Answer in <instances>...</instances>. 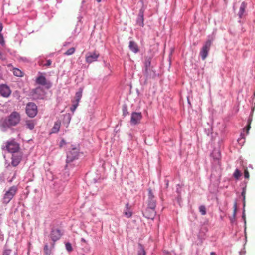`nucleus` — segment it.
<instances>
[{
	"label": "nucleus",
	"mask_w": 255,
	"mask_h": 255,
	"mask_svg": "<svg viewBox=\"0 0 255 255\" xmlns=\"http://www.w3.org/2000/svg\"><path fill=\"white\" fill-rule=\"evenodd\" d=\"M210 255H216V253L214 252H210Z\"/></svg>",
	"instance_id": "a19ab883"
},
{
	"label": "nucleus",
	"mask_w": 255,
	"mask_h": 255,
	"mask_svg": "<svg viewBox=\"0 0 255 255\" xmlns=\"http://www.w3.org/2000/svg\"><path fill=\"white\" fill-rule=\"evenodd\" d=\"M237 210V203H235L234 204V213L235 214Z\"/></svg>",
	"instance_id": "4c0bfd02"
},
{
	"label": "nucleus",
	"mask_w": 255,
	"mask_h": 255,
	"mask_svg": "<svg viewBox=\"0 0 255 255\" xmlns=\"http://www.w3.org/2000/svg\"><path fill=\"white\" fill-rule=\"evenodd\" d=\"M65 247L67 251L71 252L72 251V247L71 244L69 242H67L65 244Z\"/></svg>",
	"instance_id": "cd10ccee"
},
{
	"label": "nucleus",
	"mask_w": 255,
	"mask_h": 255,
	"mask_svg": "<svg viewBox=\"0 0 255 255\" xmlns=\"http://www.w3.org/2000/svg\"><path fill=\"white\" fill-rule=\"evenodd\" d=\"M124 215L127 218H130L132 215V212L131 209V206H129V203H127L126 204L125 209L124 212Z\"/></svg>",
	"instance_id": "2eb2a0df"
},
{
	"label": "nucleus",
	"mask_w": 255,
	"mask_h": 255,
	"mask_svg": "<svg viewBox=\"0 0 255 255\" xmlns=\"http://www.w3.org/2000/svg\"><path fill=\"white\" fill-rule=\"evenodd\" d=\"M244 177L246 179H249L250 178V174L248 170L247 169H245L244 171Z\"/></svg>",
	"instance_id": "c756f323"
},
{
	"label": "nucleus",
	"mask_w": 255,
	"mask_h": 255,
	"mask_svg": "<svg viewBox=\"0 0 255 255\" xmlns=\"http://www.w3.org/2000/svg\"><path fill=\"white\" fill-rule=\"evenodd\" d=\"M6 149L9 152L15 153L19 149V145L15 141L12 140L7 142Z\"/></svg>",
	"instance_id": "9d476101"
},
{
	"label": "nucleus",
	"mask_w": 255,
	"mask_h": 255,
	"mask_svg": "<svg viewBox=\"0 0 255 255\" xmlns=\"http://www.w3.org/2000/svg\"><path fill=\"white\" fill-rule=\"evenodd\" d=\"M151 59H148L145 63L146 72L147 75L152 76L155 74V72L153 70V67L150 66Z\"/></svg>",
	"instance_id": "4468645a"
},
{
	"label": "nucleus",
	"mask_w": 255,
	"mask_h": 255,
	"mask_svg": "<svg viewBox=\"0 0 255 255\" xmlns=\"http://www.w3.org/2000/svg\"><path fill=\"white\" fill-rule=\"evenodd\" d=\"M44 253L47 255H50L51 253V249L48 248L47 244L45 245L44 248Z\"/></svg>",
	"instance_id": "b1692460"
},
{
	"label": "nucleus",
	"mask_w": 255,
	"mask_h": 255,
	"mask_svg": "<svg viewBox=\"0 0 255 255\" xmlns=\"http://www.w3.org/2000/svg\"><path fill=\"white\" fill-rule=\"evenodd\" d=\"M139 245L141 246V248L140 251L138 252V255H143V248L140 243L139 244Z\"/></svg>",
	"instance_id": "473e14b6"
},
{
	"label": "nucleus",
	"mask_w": 255,
	"mask_h": 255,
	"mask_svg": "<svg viewBox=\"0 0 255 255\" xmlns=\"http://www.w3.org/2000/svg\"><path fill=\"white\" fill-rule=\"evenodd\" d=\"M68 119H69V122L70 121V119H71V118L69 116H68Z\"/></svg>",
	"instance_id": "a18cd8bd"
},
{
	"label": "nucleus",
	"mask_w": 255,
	"mask_h": 255,
	"mask_svg": "<svg viewBox=\"0 0 255 255\" xmlns=\"http://www.w3.org/2000/svg\"><path fill=\"white\" fill-rule=\"evenodd\" d=\"M36 82L38 84L45 86L47 89L50 88L52 86L51 83L47 81L45 77L41 74L36 78Z\"/></svg>",
	"instance_id": "6e6552de"
},
{
	"label": "nucleus",
	"mask_w": 255,
	"mask_h": 255,
	"mask_svg": "<svg viewBox=\"0 0 255 255\" xmlns=\"http://www.w3.org/2000/svg\"><path fill=\"white\" fill-rule=\"evenodd\" d=\"M51 64V62L50 60H48L46 61V63L45 64V65L46 66H49Z\"/></svg>",
	"instance_id": "ea45409f"
},
{
	"label": "nucleus",
	"mask_w": 255,
	"mask_h": 255,
	"mask_svg": "<svg viewBox=\"0 0 255 255\" xmlns=\"http://www.w3.org/2000/svg\"><path fill=\"white\" fill-rule=\"evenodd\" d=\"M246 8V4L245 2H242L239 11L240 16L242 15L245 12V8Z\"/></svg>",
	"instance_id": "5701e85b"
},
{
	"label": "nucleus",
	"mask_w": 255,
	"mask_h": 255,
	"mask_svg": "<svg viewBox=\"0 0 255 255\" xmlns=\"http://www.w3.org/2000/svg\"><path fill=\"white\" fill-rule=\"evenodd\" d=\"M83 88H80L78 91L76 93L75 96V100L77 101H80L82 96Z\"/></svg>",
	"instance_id": "a211bd4d"
},
{
	"label": "nucleus",
	"mask_w": 255,
	"mask_h": 255,
	"mask_svg": "<svg viewBox=\"0 0 255 255\" xmlns=\"http://www.w3.org/2000/svg\"><path fill=\"white\" fill-rule=\"evenodd\" d=\"M0 59L2 60H5L6 59L5 56L0 51Z\"/></svg>",
	"instance_id": "72a5a7b5"
},
{
	"label": "nucleus",
	"mask_w": 255,
	"mask_h": 255,
	"mask_svg": "<svg viewBox=\"0 0 255 255\" xmlns=\"http://www.w3.org/2000/svg\"><path fill=\"white\" fill-rule=\"evenodd\" d=\"M17 188L15 186L11 187L8 191H7L4 194L3 197V202L8 203L12 199L14 195L16 194Z\"/></svg>",
	"instance_id": "0eeeda50"
},
{
	"label": "nucleus",
	"mask_w": 255,
	"mask_h": 255,
	"mask_svg": "<svg viewBox=\"0 0 255 255\" xmlns=\"http://www.w3.org/2000/svg\"><path fill=\"white\" fill-rule=\"evenodd\" d=\"M153 189L149 188L148 189V198L149 201L148 203V207L150 209V215H146V218L148 219H153L155 217V201L154 200L155 197L152 192Z\"/></svg>",
	"instance_id": "f03ea898"
},
{
	"label": "nucleus",
	"mask_w": 255,
	"mask_h": 255,
	"mask_svg": "<svg viewBox=\"0 0 255 255\" xmlns=\"http://www.w3.org/2000/svg\"><path fill=\"white\" fill-rule=\"evenodd\" d=\"M104 66L106 67H107L108 69H110V65L109 63H107L105 61H104Z\"/></svg>",
	"instance_id": "f704fd0d"
},
{
	"label": "nucleus",
	"mask_w": 255,
	"mask_h": 255,
	"mask_svg": "<svg viewBox=\"0 0 255 255\" xmlns=\"http://www.w3.org/2000/svg\"><path fill=\"white\" fill-rule=\"evenodd\" d=\"M79 153V150L75 147L69 149L67 154V163H70L77 159Z\"/></svg>",
	"instance_id": "7ed1b4c3"
},
{
	"label": "nucleus",
	"mask_w": 255,
	"mask_h": 255,
	"mask_svg": "<svg viewBox=\"0 0 255 255\" xmlns=\"http://www.w3.org/2000/svg\"><path fill=\"white\" fill-rule=\"evenodd\" d=\"M79 101L74 100L72 101V105H75L76 107H77L79 105Z\"/></svg>",
	"instance_id": "c9c22d12"
},
{
	"label": "nucleus",
	"mask_w": 255,
	"mask_h": 255,
	"mask_svg": "<svg viewBox=\"0 0 255 255\" xmlns=\"http://www.w3.org/2000/svg\"><path fill=\"white\" fill-rule=\"evenodd\" d=\"M129 47L130 49L134 53H137L138 51L137 45L133 41H130Z\"/></svg>",
	"instance_id": "6ab92c4d"
},
{
	"label": "nucleus",
	"mask_w": 255,
	"mask_h": 255,
	"mask_svg": "<svg viewBox=\"0 0 255 255\" xmlns=\"http://www.w3.org/2000/svg\"><path fill=\"white\" fill-rule=\"evenodd\" d=\"M142 117L141 113L133 112L131 114L130 122L132 125L138 124L141 120Z\"/></svg>",
	"instance_id": "ddd939ff"
},
{
	"label": "nucleus",
	"mask_w": 255,
	"mask_h": 255,
	"mask_svg": "<svg viewBox=\"0 0 255 255\" xmlns=\"http://www.w3.org/2000/svg\"><path fill=\"white\" fill-rule=\"evenodd\" d=\"M61 236L60 231L57 229H53L51 232L50 236L53 242L51 244L52 248H54V243L59 240Z\"/></svg>",
	"instance_id": "1a4fd4ad"
},
{
	"label": "nucleus",
	"mask_w": 255,
	"mask_h": 255,
	"mask_svg": "<svg viewBox=\"0 0 255 255\" xmlns=\"http://www.w3.org/2000/svg\"><path fill=\"white\" fill-rule=\"evenodd\" d=\"M13 74L16 76H17V77L22 76V71L18 68H13Z\"/></svg>",
	"instance_id": "4be33fe9"
},
{
	"label": "nucleus",
	"mask_w": 255,
	"mask_h": 255,
	"mask_svg": "<svg viewBox=\"0 0 255 255\" xmlns=\"http://www.w3.org/2000/svg\"><path fill=\"white\" fill-rule=\"evenodd\" d=\"M241 172L238 169H235L233 177L236 179L239 180L240 177L242 176Z\"/></svg>",
	"instance_id": "412c9836"
},
{
	"label": "nucleus",
	"mask_w": 255,
	"mask_h": 255,
	"mask_svg": "<svg viewBox=\"0 0 255 255\" xmlns=\"http://www.w3.org/2000/svg\"><path fill=\"white\" fill-rule=\"evenodd\" d=\"M20 121V114L18 112L14 111L8 117L7 119L3 121L1 125H0L1 130L2 131H5L10 126L18 124Z\"/></svg>",
	"instance_id": "f257e3e1"
},
{
	"label": "nucleus",
	"mask_w": 255,
	"mask_h": 255,
	"mask_svg": "<svg viewBox=\"0 0 255 255\" xmlns=\"http://www.w3.org/2000/svg\"><path fill=\"white\" fill-rule=\"evenodd\" d=\"M76 108L77 107L75 105H72L71 107L70 108V110L73 113H74Z\"/></svg>",
	"instance_id": "e433bc0d"
},
{
	"label": "nucleus",
	"mask_w": 255,
	"mask_h": 255,
	"mask_svg": "<svg viewBox=\"0 0 255 255\" xmlns=\"http://www.w3.org/2000/svg\"><path fill=\"white\" fill-rule=\"evenodd\" d=\"M75 51V49L74 47L69 49L65 53V55L69 56L73 54Z\"/></svg>",
	"instance_id": "a878e982"
},
{
	"label": "nucleus",
	"mask_w": 255,
	"mask_h": 255,
	"mask_svg": "<svg viewBox=\"0 0 255 255\" xmlns=\"http://www.w3.org/2000/svg\"><path fill=\"white\" fill-rule=\"evenodd\" d=\"M199 211L201 215H205L206 214V209L205 206L201 205L199 207Z\"/></svg>",
	"instance_id": "bb28decb"
},
{
	"label": "nucleus",
	"mask_w": 255,
	"mask_h": 255,
	"mask_svg": "<svg viewBox=\"0 0 255 255\" xmlns=\"http://www.w3.org/2000/svg\"><path fill=\"white\" fill-rule=\"evenodd\" d=\"M139 17L140 18L137 21L140 25L143 26V13L141 11L139 13Z\"/></svg>",
	"instance_id": "393cba45"
},
{
	"label": "nucleus",
	"mask_w": 255,
	"mask_h": 255,
	"mask_svg": "<svg viewBox=\"0 0 255 255\" xmlns=\"http://www.w3.org/2000/svg\"><path fill=\"white\" fill-rule=\"evenodd\" d=\"M97 0V1L98 2H100L101 1V0Z\"/></svg>",
	"instance_id": "49530a36"
},
{
	"label": "nucleus",
	"mask_w": 255,
	"mask_h": 255,
	"mask_svg": "<svg viewBox=\"0 0 255 255\" xmlns=\"http://www.w3.org/2000/svg\"><path fill=\"white\" fill-rule=\"evenodd\" d=\"M122 110L124 116H126L128 114V109L126 106L123 107Z\"/></svg>",
	"instance_id": "7c9ffc66"
},
{
	"label": "nucleus",
	"mask_w": 255,
	"mask_h": 255,
	"mask_svg": "<svg viewBox=\"0 0 255 255\" xmlns=\"http://www.w3.org/2000/svg\"><path fill=\"white\" fill-rule=\"evenodd\" d=\"M0 94L4 97H8L11 94V90L9 87L6 85H0Z\"/></svg>",
	"instance_id": "f8f14e48"
},
{
	"label": "nucleus",
	"mask_w": 255,
	"mask_h": 255,
	"mask_svg": "<svg viewBox=\"0 0 255 255\" xmlns=\"http://www.w3.org/2000/svg\"><path fill=\"white\" fill-rule=\"evenodd\" d=\"M68 43L67 42H65L64 44V46H65L67 45Z\"/></svg>",
	"instance_id": "37998d69"
},
{
	"label": "nucleus",
	"mask_w": 255,
	"mask_h": 255,
	"mask_svg": "<svg viewBox=\"0 0 255 255\" xmlns=\"http://www.w3.org/2000/svg\"><path fill=\"white\" fill-rule=\"evenodd\" d=\"M99 54L96 52H89L86 55V61L88 63H91L93 62L97 61Z\"/></svg>",
	"instance_id": "9b49d317"
},
{
	"label": "nucleus",
	"mask_w": 255,
	"mask_h": 255,
	"mask_svg": "<svg viewBox=\"0 0 255 255\" xmlns=\"http://www.w3.org/2000/svg\"><path fill=\"white\" fill-rule=\"evenodd\" d=\"M45 92L42 88L38 87L35 89H32L30 92V95L32 99L36 100L43 99L44 97Z\"/></svg>",
	"instance_id": "20e7f679"
},
{
	"label": "nucleus",
	"mask_w": 255,
	"mask_h": 255,
	"mask_svg": "<svg viewBox=\"0 0 255 255\" xmlns=\"http://www.w3.org/2000/svg\"><path fill=\"white\" fill-rule=\"evenodd\" d=\"M26 113L29 117L31 118L34 117L37 114L36 105L33 102L27 103L26 106Z\"/></svg>",
	"instance_id": "39448f33"
},
{
	"label": "nucleus",
	"mask_w": 255,
	"mask_h": 255,
	"mask_svg": "<svg viewBox=\"0 0 255 255\" xmlns=\"http://www.w3.org/2000/svg\"><path fill=\"white\" fill-rule=\"evenodd\" d=\"M11 253V250L6 249V250H4L2 255H10Z\"/></svg>",
	"instance_id": "c85d7f7f"
},
{
	"label": "nucleus",
	"mask_w": 255,
	"mask_h": 255,
	"mask_svg": "<svg viewBox=\"0 0 255 255\" xmlns=\"http://www.w3.org/2000/svg\"><path fill=\"white\" fill-rule=\"evenodd\" d=\"M81 241H83V242H85V240L84 238H82Z\"/></svg>",
	"instance_id": "c03bdc74"
},
{
	"label": "nucleus",
	"mask_w": 255,
	"mask_h": 255,
	"mask_svg": "<svg viewBox=\"0 0 255 255\" xmlns=\"http://www.w3.org/2000/svg\"><path fill=\"white\" fill-rule=\"evenodd\" d=\"M62 143H65L64 141V140H62V141H61V143H60V146H62Z\"/></svg>",
	"instance_id": "79ce46f5"
},
{
	"label": "nucleus",
	"mask_w": 255,
	"mask_h": 255,
	"mask_svg": "<svg viewBox=\"0 0 255 255\" xmlns=\"http://www.w3.org/2000/svg\"><path fill=\"white\" fill-rule=\"evenodd\" d=\"M21 159V156L16 155H13L12 157V165L13 166H17L20 163Z\"/></svg>",
	"instance_id": "dca6fc26"
},
{
	"label": "nucleus",
	"mask_w": 255,
	"mask_h": 255,
	"mask_svg": "<svg viewBox=\"0 0 255 255\" xmlns=\"http://www.w3.org/2000/svg\"><path fill=\"white\" fill-rule=\"evenodd\" d=\"M211 45L212 41L211 40H208L205 43L201 49L200 55L203 60H205L207 57Z\"/></svg>",
	"instance_id": "423d86ee"
},
{
	"label": "nucleus",
	"mask_w": 255,
	"mask_h": 255,
	"mask_svg": "<svg viewBox=\"0 0 255 255\" xmlns=\"http://www.w3.org/2000/svg\"><path fill=\"white\" fill-rule=\"evenodd\" d=\"M61 123L60 121H57L55 123L53 127L52 128L51 132L53 133H57L60 129Z\"/></svg>",
	"instance_id": "f3484780"
},
{
	"label": "nucleus",
	"mask_w": 255,
	"mask_h": 255,
	"mask_svg": "<svg viewBox=\"0 0 255 255\" xmlns=\"http://www.w3.org/2000/svg\"><path fill=\"white\" fill-rule=\"evenodd\" d=\"M26 126L27 128L32 130L34 128L35 124L32 120H29L26 121Z\"/></svg>",
	"instance_id": "aec40b11"
},
{
	"label": "nucleus",
	"mask_w": 255,
	"mask_h": 255,
	"mask_svg": "<svg viewBox=\"0 0 255 255\" xmlns=\"http://www.w3.org/2000/svg\"><path fill=\"white\" fill-rule=\"evenodd\" d=\"M251 128V125H250V123L248 124V126H247V133L248 134L249 133V130H250V128Z\"/></svg>",
	"instance_id": "58836bf2"
},
{
	"label": "nucleus",
	"mask_w": 255,
	"mask_h": 255,
	"mask_svg": "<svg viewBox=\"0 0 255 255\" xmlns=\"http://www.w3.org/2000/svg\"><path fill=\"white\" fill-rule=\"evenodd\" d=\"M0 44L2 45L4 44V40L3 36L0 34Z\"/></svg>",
	"instance_id": "2f4dec72"
}]
</instances>
